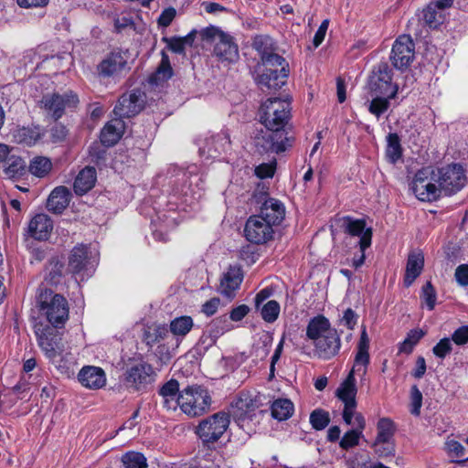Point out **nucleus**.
<instances>
[{"instance_id": "29", "label": "nucleus", "mask_w": 468, "mask_h": 468, "mask_svg": "<svg viewBox=\"0 0 468 468\" xmlns=\"http://www.w3.org/2000/svg\"><path fill=\"white\" fill-rule=\"evenodd\" d=\"M123 130V122L116 118L108 122L101 132V142L105 146L114 145L121 138Z\"/></svg>"}, {"instance_id": "25", "label": "nucleus", "mask_w": 468, "mask_h": 468, "mask_svg": "<svg viewBox=\"0 0 468 468\" xmlns=\"http://www.w3.org/2000/svg\"><path fill=\"white\" fill-rule=\"evenodd\" d=\"M424 267L423 254L419 252H410L408 256L406 271L404 275V285L410 287L414 281L420 275Z\"/></svg>"}, {"instance_id": "42", "label": "nucleus", "mask_w": 468, "mask_h": 468, "mask_svg": "<svg viewBox=\"0 0 468 468\" xmlns=\"http://www.w3.org/2000/svg\"><path fill=\"white\" fill-rule=\"evenodd\" d=\"M310 423L316 431H322L330 423V415L322 409H316L310 414Z\"/></svg>"}, {"instance_id": "63", "label": "nucleus", "mask_w": 468, "mask_h": 468, "mask_svg": "<svg viewBox=\"0 0 468 468\" xmlns=\"http://www.w3.org/2000/svg\"><path fill=\"white\" fill-rule=\"evenodd\" d=\"M275 166L271 164H261L255 168V175L260 178L272 177Z\"/></svg>"}, {"instance_id": "39", "label": "nucleus", "mask_w": 468, "mask_h": 468, "mask_svg": "<svg viewBox=\"0 0 468 468\" xmlns=\"http://www.w3.org/2000/svg\"><path fill=\"white\" fill-rule=\"evenodd\" d=\"M122 465L125 468H147V460L138 452H128L122 457Z\"/></svg>"}, {"instance_id": "32", "label": "nucleus", "mask_w": 468, "mask_h": 468, "mask_svg": "<svg viewBox=\"0 0 468 468\" xmlns=\"http://www.w3.org/2000/svg\"><path fill=\"white\" fill-rule=\"evenodd\" d=\"M41 136L42 133L38 126L21 127L14 131L16 142L29 146L35 144Z\"/></svg>"}, {"instance_id": "21", "label": "nucleus", "mask_w": 468, "mask_h": 468, "mask_svg": "<svg viewBox=\"0 0 468 468\" xmlns=\"http://www.w3.org/2000/svg\"><path fill=\"white\" fill-rule=\"evenodd\" d=\"M337 331L331 327L330 322L324 315H317L312 318L306 327V336L313 343L324 335H330Z\"/></svg>"}, {"instance_id": "2", "label": "nucleus", "mask_w": 468, "mask_h": 468, "mask_svg": "<svg viewBox=\"0 0 468 468\" xmlns=\"http://www.w3.org/2000/svg\"><path fill=\"white\" fill-rule=\"evenodd\" d=\"M212 403L208 390L200 385L187 386L181 390L180 410L188 417H199L209 411Z\"/></svg>"}, {"instance_id": "46", "label": "nucleus", "mask_w": 468, "mask_h": 468, "mask_svg": "<svg viewBox=\"0 0 468 468\" xmlns=\"http://www.w3.org/2000/svg\"><path fill=\"white\" fill-rule=\"evenodd\" d=\"M362 436L361 431L359 430H350L344 434L342 437L339 445L344 450H348L353 448L359 443V439Z\"/></svg>"}, {"instance_id": "7", "label": "nucleus", "mask_w": 468, "mask_h": 468, "mask_svg": "<svg viewBox=\"0 0 468 468\" xmlns=\"http://www.w3.org/2000/svg\"><path fill=\"white\" fill-rule=\"evenodd\" d=\"M37 335L39 347L51 362L56 363L69 355L67 351V343L55 328L47 326L37 332Z\"/></svg>"}, {"instance_id": "53", "label": "nucleus", "mask_w": 468, "mask_h": 468, "mask_svg": "<svg viewBox=\"0 0 468 468\" xmlns=\"http://www.w3.org/2000/svg\"><path fill=\"white\" fill-rule=\"evenodd\" d=\"M410 412L415 416H419L420 413V408L422 405V394L416 385L411 387L410 390Z\"/></svg>"}, {"instance_id": "8", "label": "nucleus", "mask_w": 468, "mask_h": 468, "mask_svg": "<svg viewBox=\"0 0 468 468\" xmlns=\"http://www.w3.org/2000/svg\"><path fill=\"white\" fill-rule=\"evenodd\" d=\"M435 170L429 167L419 170L411 183V189L421 201H433L440 197L439 185L433 180L432 174Z\"/></svg>"}, {"instance_id": "30", "label": "nucleus", "mask_w": 468, "mask_h": 468, "mask_svg": "<svg viewBox=\"0 0 468 468\" xmlns=\"http://www.w3.org/2000/svg\"><path fill=\"white\" fill-rule=\"evenodd\" d=\"M95 182V168L87 166L78 174L73 185L74 191L77 195L82 196L94 186Z\"/></svg>"}, {"instance_id": "5", "label": "nucleus", "mask_w": 468, "mask_h": 468, "mask_svg": "<svg viewBox=\"0 0 468 468\" xmlns=\"http://www.w3.org/2000/svg\"><path fill=\"white\" fill-rule=\"evenodd\" d=\"M294 138L285 131L261 130L254 136V145L261 154H280L292 146Z\"/></svg>"}, {"instance_id": "48", "label": "nucleus", "mask_w": 468, "mask_h": 468, "mask_svg": "<svg viewBox=\"0 0 468 468\" xmlns=\"http://www.w3.org/2000/svg\"><path fill=\"white\" fill-rule=\"evenodd\" d=\"M387 98L382 97H376L374 98L368 107V111L376 115L377 117H379L382 113H384L389 107V99L388 95L389 93L386 94Z\"/></svg>"}, {"instance_id": "64", "label": "nucleus", "mask_w": 468, "mask_h": 468, "mask_svg": "<svg viewBox=\"0 0 468 468\" xmlns=\"http://www.w3.org/2000/svg\"><path fill=\"white\" fill-rule=\"evenodd\" d=\"M455 279L462 286L468 285V264H461L455 270Z\"/></svg>"}, {"instance_id": "54", "label": "nucleus", "mask_w": 468, "mask_h": 468, "mask_svg": "<svg viewBox=\"0 0 468 468\" xmlns=\"http://www.w3.org/2000/svg\"><path fill=\"white\" fill-rule=\"evenodd\" d=\"M452 346L451 343V339L448 337H444L441 339L432 348L433 354L443 359L447 355L452 352Z\"/></svg>"}, {"instance_id": "10", "label": "nucleus", "mask_w": 468, "mask_h": 468, "mask_svg": "<svg viewBox=\"0 0 468 468\" xmlns=\"http://www.w3.org/2000/svg\"><path fill=\"white\" fill-rule=\"evenodd\" d=\"M339 227L343 232L349 237H358L359 240L357 245L360 250H366L370 247L373 236L371 228H367L365 219L354 218L350 216H346L339 218Z\"/></svg>"}, {"instance_id": "33", "label": "nucleus", "mask_w": 468, "mask_h": 468, "mask_svg": "<svg viewBox=\"0 0 468 468\" xmlns=\"http://www.w3.org/2000/svg\"><path fill=\"white\" fill-rule=\"evenodd\" d=\"M271 416L278 420L289 419L294 410L292 402L288 399H278L271 405Z\"/></svg>"}, {"instance_id": "45", "label": "nucleus", "mask_w": 468, "mask_h": 468, "mask_svg": "<svg viewBox=\"0 0 468 468\" xmlns=\"http://www.w3.org/2000/svg\"><path fill=\"white\" fill-rule=\"evenodd\" d=\"M437 8V6L430 4L422 11L423 20L430 27L436 28L441 23V16Z\"/></svg>"}, {"instance_id": "17", "label": "nucleus", "mask_w": 468, "mask_h": 468, "mask_svg": "<svg viewBox=\"0 0 468 468\" xmlns=\"http://www.w3.org/2000/svg\"><path fill=\"white\" fill-rule=\"evenodd\" d=\"M214 54L222 62H237L239 53L234 37L228 33L220 35V38L215 43Z\"/></svg>"}, {"instance_id": "15", "label": "nucleus", "mask_w": 468, "mask_h": 468, "mask_svg": "<svg viewBox=\"0 0 468 468\" xmlns=\"http://www.w3.org/2000/svg\"><path fill=\"white\" fill-rule=\"evenodd\" d=\"M153 376V367L146 362H141L126 370L124 380L127 387L141 390L154 380Z\"/></svg>"}, {"instance_id": "12", "label": "nucleus", "mask_w": 468, "mask_h": 468, "mask_svg": "<svg viewBox=\"0 0 468 468\" xmlns=\"http://www.w3.org/2000/svg\"><path fill=\"white\" fill-rule=\"evenodd\" d=\"M79 103L78 96L72 91L64 94L52 93L43 96L41 100L42 107L55 119H59L64 110L76 107Z\"/></svg>"}, {"instance_id": "23", "label": "nucleus", "mask_w": 468, "mask_h": 468, "mask_svg": "<svg viewBox=\"0 0 468 468\" xmlns=\"http://www.w3.org/2000/svg\"><path fill=\"white\" fill-rule=\"evenodd\" d=\"M159 396L162 398V405L166 410H176L181 400V391H179V383L172 378L165 382L159 389Z\"/></svg>"}, {"instance_id": "50", "label": "nucleus", "mask_w": 468, "mask_h": 468, "mask_svg": "<svg viewBox=\"0 0 468 468\" xmlns=\"http://www.w3.org/2000/svg\"><path fill=\"white\" fill-rule=\"evenodd\" d=\"M421 298L430 311L436 304V291L431 282H427L421 289Z\"/></svg>"}, {"instance_id": "51", "label": "nucleus", "mask_w": 468, "mask_h": 468, "mask_svg": "<svg viewBox=\"0 0 468 468\" xmlns=\"http://www.w3.org/2000/svg\"><path fill=\"white\" fill-rule=\"evenodd\" d=\"M271 46V38L268 36H257L252 42L253 48L261 54V58L272 50Z\"/></svg>"}, {"instance_id": "27", "label": "nucleus", "mask_w": 468, "mask_h": 468, "mask_svg": "<svg viewBox=\"0 0 468 468\" xmlns=\"http://www.w3.org/2000/svg\"><path fill=\"white\" fill-rule=\"evenodd\" d=\"M357 389L356 386V378L354 376V370H351L346 378L341 383L336 389V397L343 401L344 405H356V395Z\"/></svg>"}, {"instance_id": "52", "label": "nucleus", "mask_w": 468, "mask_h": 468, "mask_svg": "<svg viewBox=\"0 0 468 468\" xmlns=\"http://www.w3.org/2000/svg\"><path fill=\"white\" fill-rule=\"evenodd\" d=\"M261 60L266 68L277 69L276 67H281L282 69V66H285V69H288V64L285 59L282 56L273 53L272 50L268 54L263 55Z\"/></svg>"}, {"instance_id": "58", "label": "nucleus", "mask_w": 468, "mask_h": 468, "mask_svg": "<svg viewBox=\"0 0 468 468\" xmlns=\"http://www.w3.org/2000/svg\"><path fill=\"white\" fill-rule=\"evenodd\" d=\"M447 451L455 457L463 458V461L468 460V456L464 453V447L457 441L447 442Z\"/></svg>"}, {"instance_id": "36", "label": "nucleus", "mask_w": 468, "mask_h": 468, "mask_svg": "<svg viewBox=\"0 0 468 468\" xmlns=\"http://www.w3.org/2000/svg\"><path fill=\"white\" fill-rule=\"evenodd\" d=\"M386 155L392 164H395L402 156L400 139L395 133H388L387 136Z\"/></svg>"}, {"instance_id": "22", "label": "nucleus", "mask_w": 468, "mask_h": 468, "mask_svg": "<svg viewBox=\"0 0 468 468\" xmlns=\"http://www.w3.org/2000/svg\"><path fill=\"white\" fill-rule=\"evenodd\" d=\"M259 215L278 226L284 219L285 207L282 201L271 197L265 200L262 205L260 206Z\"/></svg>"}, {"instance_id": "43", "label": "nucleus", "mask_w": 468, "mask_h": 468, "mask_svg": "<svg viewBox=\"0 0 468 468\" xmlns=\"http://www.w3.org/2000/svg\"><path fill=\"white\" fill-rule=\"evenodd\" d=\"M280 314V304L275 300L267 302L261 308V317L265 322L273 323Z\"/></svg>"}, {"instance_id": "49", "label": "nucleus", "mask_w": 468, "mask_h": 468, "mask_svg": "<svg viewBox=\"0 0 468 468\" xmlns=\"http://www.w3.org/2000/svg\"><path fill=\"white\" fill-rule=\"evenodd\" d=\"M63 263L58 261H52L49 263L48 273L46 277V280L50 284H58L60 282L63 272Z\"/></svg>"}, {"instance_id": "11", "label": "nucleus", "mask_w": 468, "mask_h": 468, "mask_svg": "<svg viewBox=\"0 0 468 468\" xmlns=\"http://www.w3.org/2000/svg\"><path fill=\"white\" fill-rule=\"evenodd\" d=\"M415 46L410 36L402 35L393 44L390 60L392 65L404 70L410 67L414 59Z\"/></svg>"}, {"instance_id": "19", "label": "nucleus", "mask_w": 468, "mask_h": 468, "mask_svg": "<svg viewBox=\"0 0 468 468\" xmlns=\"http://www.w3.org/2000/svg\"><path fill=\"white\" fill-rule=\"evenodd\" d=\"M314 353L321 359H330L336 356L341 347L339 335L334 333L330 335H324L321 339L314 342Z\"/></svg>"}, {"instance_id": "55", "label": "nucleus", "mask_w": 468, "mask_h": 468, "mask_svg": "<svg viewBox=\"0 0 468 468\" xmlns=\"http://www.w3.org/2000/svg\"><path fill=\"white\" fill-rule=\"evenodd\" d=\"M369 359L370 357L368 351L357 349V352L355 356L354 366L351 370H354V372L359 371L363 367V373L365 374L367 372V367L369 364Z\"/></svg>"}, {"instance_id": "26", "label": "nucleus", "mask_w": 468, "mask_h": 468, "mask_svg": "<svg viewBox=\"0 0 468 468\" xmlns=\"http://www.w3.org/2000/svg\"><path fill=\"white\" fill-rule=\"evenodd\" d=\"M70 192L65 186L56 187L49 195L47 207L55 214H60L69 206Z\"/></svg>"}, {"instance_id": "6", "label": "nucleus", "mask_w": 468, "mask_h": 468, "mask_svg": "<svg viewBox=\"0 0 468 468\" xmlns=\"http://www.w3.org/2000/svg\"><path fill=\"white\" fill-rule=\"evenodd\" d=\"M229 423V415L224 411H219L201 420L196 432L203 444L210 447L211 444H214L222 437Z\"/></svg>"}, {"instance_id": "41", "label": "nucleus", "mask_w": 468, "mask_h": 468, "mask_svg": "<svg viewBox=\"0 0 468 468\" xmlns=\"http://www.w3.org/2000/svg\"><path fill=\"white\" fill-rule=\"evenodd\" d=\"M51 167L52 164L48 158L37 156L31 161L29 165V171L31 174L38 177H42L51 170Z\"/></svg>"}, {"instance_id": "38", "label": "nucleus", "mask_w": 468, "mask_h": 468, "mask_svg": "<svg viewBox=\"0 0 468 468\" xmlns=\"http://www.w3.org/2000/svg\"><path fill=\"white\" fill-rule=\"evenodd\" d=\"M378 434L376 440L382 441H394L393 437L395 434L394 422L388 418H381L377 425Z\"/></svg>"}, {"instance_id": "44", "label": "nucleus", "mask_w": 468, "mask_h": 468, "mask_svg": "<svg viewBox=\"0 0 468 468\" xmlns=\"http://www.w3.org/2000/svg\"><path fill=\"white\" fill-rule=\"evenodd\" d=\"M172 75L173 69L170 64L169 57L165 51H162V59L155 71V78L164 81L170 79Z\"/></svg>"}, {"instance_id": "18", "label": "nucleus", "mask_w": 468, "mask_h": 468, "mask_svg": "<svg viewBox=\"0 0 468 468\" xmlns=\"http://www.w3.org/2000/svg\"><path fill=\"white\" fill-rule=\"evenodd\" d=\"M392 74L387 63H381L378 67V70L371 79V86L374 90H378L380 94H388V98H394L397 89L392 87Z\"/></svg>"}, {"instance_id": "59", "label": "nucleus", "mask_w": 468, "mask_h": 468, "mask_svg": "<svg viewBox=\"0 0 468 468\" xmlns=\"http://www.w3.org/2000/svg\"><path fill=\"white\" fill-rule=\"evenodd\" d=\"M452 340L458 346L468 343V325H463L456 329L452 335Z\"/></svg>"}, {"instance_id": "14", "label": "nucleus", "mask_w": 468, "mask_h": 468, "mask_svg": "<svg viewBox=\"0 0 468 468\" xmlns=\"http://www.w3.org/2000/svg\"><path fill=\"white\" fill-rule=\"evenodd\" d=\"M100 76L103 78L120 77L130 70L126 56L121 51L108 54L97 66Z\"/></svg>"}, {"instance_id": "31", "label": "nucleus", "mask_w": 468, "mask_h": 468, "mask_svg": "<svg viewBox=\"0 0 468 468\" xmlns=\"http://www.w3.org/2000/svg\"><path fill=\"white\" fill-rule=\"evenodd\" d=\"M241 282L242 275L240 270L229 268L221 279L220 292L229 298L233 297L234 292L239 287Z\"/></svg>"}, {"instance_id": "13", "label": "nucleus", "mask_w": 468, "mask_h": 468, "mask_svg": "<svg viewBox=\"0 0 468 468\" xmlns=\"http://www.w3.org/2000/svg\"><path fill=\"white\" fill-rule=\"evenodd\" d=\"M144 102L145 94L141 90H133L120 97L113 112L121 120L130 118L137 115L144 109Z\"/></svg>"}, {"instance_id": "4", "label": "nucleus", "mask_w": 468, "mask_h": 468, "mask_svg": "<svg viewBox=\"0 0 468 468\" xmlns=\"http://www.w3.org/2000/svg\"><path fill=\"white\" fill-rule=\"evenodd\" d=\"M290 102L279 98L268 99L260 109L261 122L269 130L284 131L290 118Z\"/></svg>"}, {"instance_id": "1", "label": "nucleus", "mask_w": 468, "mask_h": 468, "mask_svg": "<svg viewBox=\"0 0 468 468\" xmlns=\"http://www.w3.org/2000/svg\"><path fill=\"white\" fill-rule=\"evenodd\" d=\"M39 310L44 313L53 328L63 326L69 318V306L67 300L51 290H42L37 297Z\"/></svg>"}, {"instance_id": "34", "label": "nucleus", "mask_w": 468, "mask_h": 468, "mask_svg": "<svg viewBox=\"0 0 468 468\" xmlns=\"http://www.w3.org/2000/svg\"><path fill=\"white\" fill-rule=\"evenodd\" d=\"M230 330V324L227 315H221L213 319L207 325V333L212 342Z\"/></svg>"}, {"instance_id": "9", "label": "nucleus", "mask_w": 468, "mask_h": 468, "mask_svg": "<svg viewBox=\"0 0 468 468\" xmlns=\"http://www.w3.org/2000/svg\"><path fill=\"white\" fill-rule=\"evenodd\" d=\"M274 226L276 225L259 214L250 216L245 225V237L255 244L266 243L273 238Z\"/></svg>"}, {"instance_id": "20", "label": "nucleus", "mask_w": 468, "mask_h": 468, "mask_svg": "<svg viewBox=\"0 0 468 468\" xmlns=\"http://www.w3.org/2000/svg\"><path fill=\"white\" fill-rule=\"evenodd\" d=\"M53 229V221L46 214L36 215L28 223L27 233L37 240H46Z\"/></svg>"}, {"instance_id": "37", "label": "nucleus", "mask_w": 468, "mask_h": 468, "mask_svg": "<svg viewBox=\"0 0 468 468\" xmlns=\"http://www.w3.org/2000/svg\"><path fill=\"white\" fill-rule=\"evenodd\" d=\"M193 325V319L190 316L184 315L171 321L170 331L175 335L185 336L190 332Z\"/></svg>"}, {"instance_id": "56", "label": "nucleus", "mask_w": 468, "mask_h": 468, "mask_svg": "<svg viewBox=\"0 0 468 468\" xmlns=\"http://www.w3.org/2000/svg\"><path fill=\"white\" fill-rule=\"evenodd\" d=\"M49 133L52 143H61L68 136V129L65 125L57 122L50 128Z\"/></svg>"}, {"instance_id": "24", "label": "nucleus", "mask_w": 468, "mask_h": 468, "mask_svg": "<svg viewBox=\"0 0 468 468\" xmlns=\"http://www.w3.org/2000/svg\"><path fill=\"white\" fill-rule=\"evenodd\" d=\"M80 382L89 388H100L106 383L104 371L97 367H84L79 373Z\"/></svg>"}, {"instance_id": "3", "label": "nucleus", "mask_w": 468, "mask_h": 468, "mask_svg": "<svg viewBox=\"0 0 468 468\" xmlns=\"http://www.w3.org/2000/svg\"><path fill=\"white\" fill-rule=\"evenodd\" d=\"M432 178L439 185L441 194L445 196L456 194L467 184L465 170L459 164L437 168L432 174Z\"/></svg>"}, {"instance_id": "60", "label": "nucleus", "mask_w": 468, "mask_h": 468, "mask_svg": "<svg viewBox=\"0 0 468 468\" xmlns=\"http://www.w3.org/2000/svg\"><path fill=\"white\" fill-rule=\"evenodd\" d=\"M176 11L174 7L165 8L158 18V25L163 27H168L176 17Z\"/></svg>"}, {"instance_id": "16", "label": "nucleus", "mask_w": 468, "mask_h": 468, "mask_svg": "<svg viewBox=\"0 0 468 468\" xmlns=\"http://www.w3.org/2000/svg\"><path fill=\"white\" fill-rule=\"evenodd\" d=\"M289 69L282 66V69L266 68L257 78V84L264 92L275 91L281 89L288 77Z\"/></svg>"}, {"instance_id": "57", "label": "nucleus", "mask_w": 468, "mask_h": 468, "mask_svg": "<svg viewBox=\"0 0 468 468\" xmlns=\"http://www.w3.org/2000/svg\"><path fill=\"white\" fill-rule=\"evenodd\" d=\"M162 40L166 43L169 50L174 53L182 54L185 52V47L180 37H163Z\"/></svg>"}, {"instance_id": "35", "label": "nucleus", "mask_w": 468, "mask_h": 468, "mask_svg": "<svg viewBox=\"0 0 468 468\" xmlns=\"http://www.w3.org/2000/svg\"><path fill=\"white\" fill-rule=\"evenodd\" d=\"M5 163L6 165L5 173L9 177L20 176L24 174L26 163L21 157L17 156L14 151L9 154Z\"/></svg>"}, {"instance_id": "28", "label": "nucleus", "mask_w": 468, "mask_h": 468, "mask_svg": "<svg viewBox=\"0 0 468 468\" xmlns=\"http://www.w3.org/2000/svg\"><path fill=\"white\" fill-rule=\"evenodd\" d=\"M90 261V250L86 245L75 246L69 258V268L73 273L85 270Z\"/></svg>"}, {"instance_id": "62", "label": "nucleus", "mask_w": 468, "mask_h": 468, "mask_svg": "<svg viewBox=\"0 0 468 468\" xmlns=\"http://www.w3.org/2000/svg\"><path fill=\"white\" fill-rule=\"evenodd\" d=\"M252 197L255 203L258 204L259 206L262 205V203L265 200L271 198V197H269L268 187L264 184L258 185L257 188L253 193Z\"/></svg>"}, {"instance_id": "40", "label": "nucleus", "mask_w": 468, "mask_h": 468, "mask_svg": "<svg viewBox=\"0 0 468 468\" xmlns=\"http://www.w3.org/2000/svg\"><path fill=\"white\" fill-rule=\"evenodd\" d=\"M425 333L420 329L410 330L405 340L399 345V352L405 354H410L414 346L424 336Z\"/></svg>"}, {"instance_id": "47", "label": "nucleus", "mask_w": 468, "mask_h": 468, "mask_svg": "<svg viewBox=\"0 0 468 468\" xmlns=\"http://www.w3.org/2000/svg\"><path fill=\"white\" fill-rule=\"evenodd\" d=\"M372 447L375 453L379 457L392 456L395 453L394 441H382L380 440H375Z\"/></svg>"}, {"instance_id": "61", "label": "nucleus", "mask_w": 468, "mask_h": 468, "mask_svg": "<svg viewBox=\"0 0 468 468\" xmlns=\"http://www.w3.org/2000/svg\"><path fill=\"white\" fill-rule=\"evenodd\" d=\"M220 304L219 298L214 297L210 300L207 301L201 307V312L205 314L207 316H211L215 314L218 309Z\"/></svg>"}]
</instances>
